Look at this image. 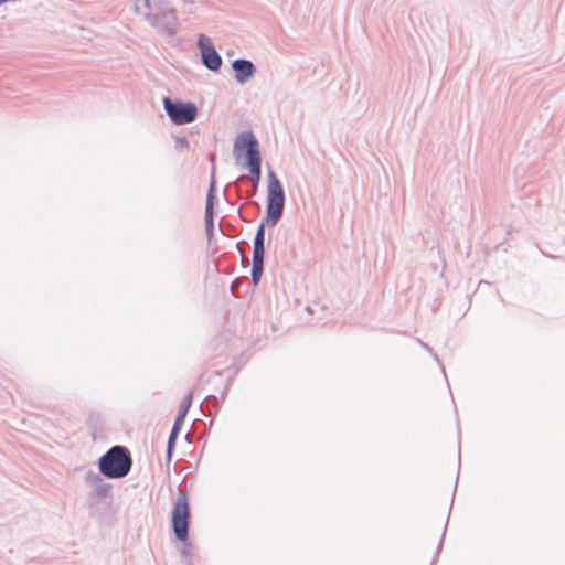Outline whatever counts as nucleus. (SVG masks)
<instances>
[{
    "label": "nucleus",
    "mask_w": 565,
    "mask_h": 565,
    "mask_svg": "<svg viewBox=\"0 0 565 565\" xmlns=\"http://www.w3.org/2000/svg\"><path fill=\"white\" fill-rule=\"evenodd\" d=\"M215 192H216V182L214 179V169H213L212 178H211V182H210V186H209V191H207V195H206L205 215H204L205 231L209 236L212 235L213 231H214V202L216 200Z\"/></svg>",
    "instance_id": "1a4fd4ad"
},
{
    "label": "nucleus",
    "mask_w": 565,
    "mask_h": 565,
    "mask_svg": "<svg viewBox=\"0 0 565 565\" xmlns=\"http://www.w3.org/2000/svg\"><path fill=\"white\" fill-rule=\"evenodd\" d=\"M135 11L163 36L172 38L178 32L179 19L167 0H137Z\"/></svg>",
    "instance_id": "f257e3e1"
},
{
    "label": "nucleus",
    "mask_w": 565,
    "mask_h": 565,
    "mask_svg": "<svg viewBox=\"0 0 565 565\" xmlns=\"http://www.w3.org/2000/svg\"><path fill=\"white\" fill-rule=\"evenodd\" d=\"M205 402L206 404L209 405L210 403H213V405H216L217 404V398L213 395H210L205 398Z\"/></svg>",
    "instance_id": "2eb2a0df"
},
{
    "label": "nucleus",
    "mask_w": 565,
    "mask_h": 565,
    "mask_svg": "<svg viewBox=\"0 0 565 565\" xmlns=\"http://www.w3.org/2000/svg\"><path fill=\"white\" fill-rule=\"evenodd\" d=\"M232 70L235 73V79L239 84L248 82L256 73L254 63L246 58H236L232 62Z\"/></svg>",
    "instance_id": "9d476101"
},
{
    "label": "nucleus",
    "mask_w": 565,
    "mask_h": 565,
    "mask_svg": "<svg viewBox=\"0 0 565 565\" xmlns=\"http://www.w3.org/2000/svg\"><path fill=\"white\" fill-rule=\"evenodd\" d=\"M285 209V191L276 173L268 172V189L265 222L275 226L282 217Z\"/></svg>",
    "instance_id": "39448f33"
},
{
    "label": "nucleus",
    "mask_w": 565,
    "mask_h": 565,
    "mask_svg": "<svg viewBox=\"0 0 565 565\" xmlns=\"http://www.w3.org/2000/svg\"><path fill=\"white\" fill-rule=\"evenodd\" d=\"M190 142L185 137H177L175 138V149L177 150H184L189 148Z\"/></svg>",
    "instance_id": "4468645a"
},
{
    "label": "nucleus",
    "mask_w": 565,
    "mask_h": 565,
    "mask_svg": "<svg viewBox=\"0 0 565 565\" xmlns=\"http://www.w3.org/2000/svg\"><path fill=\"white\" fill-rule=\"evenodd\" d=\"M198 47L201 52V61L202 64L212 72L220 71L222 66V57L215 50L211 40L204 35L200 34L198 39Z\"/></svg>",
    "instance_id": "0eeeda50"
},
{
    "label": "nucleus",
    "mask_w": 565,
    "mask_h": 565,
    "mask_svg": "<svg viewBox=\"0 0 565 565\" xmlns=\"http://www.w3.org/2000/svg\"><path fill=\"white\" fill-rule=\"evenodd\" d=\"M233 154L237 163L243 156L245 157L244 166L248 169L252 183L257 189L262 177V156L258 140L252 131H243L236 136Z\"/></svg>",
    "instance_id": "7ed1b4c3"
},
{
    "label": "nucleus",
    "mask_w": 565,
    "mask_h": 565,
    "mask_svg": "<svg viewBox=\"0 0 565 565\" xmlns=\"http://www.w3.org/2000/svg\"><path fill=\"white\" fill-rule=\"evenodd\" d=\"M163 108L170 120L175 125L190 124L198 116V107L192 102L172 100L169 97H164Z\"/></svg>",
    "instance_id": "423d86ee"
},
{
    "label": "nucleus",
    "mask_w": 565,
    "mask_h": 565,
    "mask_svg": "<svg viewBox=\"0 0 565 565\" xmlns=\"http://www.w3.org/2000/svg\"><path fill=\"white\" fill-rule=\"evenodd\" d=\"M191 404H192V393H189L185 396V398L183 399V402L179 408L178 415L174 419L172 429H171L169 438H168V443H167V461L168 462L171 461L179 433L182 428L183 422H184L186 414L191 407Z\"/></svg>",
    "instance_id": "6e6552de"
},
{
    "label": "nucleus",
    "mask_w": 565,
    "mask_h": 565,
    "mask_svg": "<svg viewBox=\"0 0 565 565\" xmlns=\"http://www.w3.org/2000/svg\"><path fill=\"white\" fill-rule=\"evenodd\" d=\"M85 482L90 484L94 489V493L96 497L102 499L111 497V484L106 482L98 473L95 471H88L85 475Z\"/></svg>",
    "instance_id": "9b49d317"
},
{
    "label": "nucleus",
    "mask_w": 565,
    "mask_h": 565,
    "mask_svg": "<svg viewBox=\"0 0 565 565\" xmlns=\"http://www.w3.org/2000/svg\"><path fill=\"white\" fill-rule=\"evenodd\" d=\"M98 467L100 473L107 478H124L132 467L130 451L125 446H113L99 458Z\"/></svg>",
    "instance_id": "20e7f679"
},
{
    "label": "nucleus",
    "mask_w": 565,
    "mask_h": 565,
    "mask_svg": "<svg viewBox=\"0 0 565 565\" xmlns=\"http://www.w3.org/2000/svg\"><path fill=\"white\" fill-rule=\"evenodd\" d=\"M264 259H265V256L253 255V266H252L250 276H252V281H253L254 286L258 285L259 280L262 278V275L264 271Z\"/></svg>",
    "instance_id": "ddd939ff"
},
{
    "label": "nucleus",
    "mask_w": 565,
    "mask_h": 565,
    "mask_svg": "<svg viewBox=\"0 0 565 565\" xmlns=\"http://www.w3.org/2000/svg\"><path fill=\"white\" fill-rule=\"evenodd\" d=\"M245 262L248 263L247 258L245 256H243V258H242L243 266H245Z\"/></svg>",
    "instance_id": "a211bd4d"
},
{
    "label": "nucleus",
    "mask_w": 565,
    "mask_h": 565,
    "mask_svg": "<svg viewBox=\"0 0 565 565\" xmlns=\"http://www.w3.org/2000/svg\"><path fill=\"white\" fill-rule=\"evenodd\" d=\"M257 192V189H255V186L253 185V188L250 189V191L248 192V198H252L256 194Z\"/></svg>",
    "instance_id": "dca6fc26"
},
{
    "label": "nucleus",
    "mask_w": 565,
    "mask_h": 565,
    "mask_svg": "<svg viewBox=\"0 0 565 565\" xmlns=\"http://www.w3.org/2000/svg\"><path fill=\"white\" fill-rule=\"evenodd\" d=\"M268 225L265 222V218L260 222L257 227L255 237H254V248L253 255L265 256V227Z\"/></svg>",
    "instance_id": "f8f14e48"
},
{
    "label": "nucleus",
    "mask_w": 565,
    "mask_h": 565,
    "mask_svg": "<svg viewBox=\"0 0 565 565\" xmlns=\"http://www.w3.org/2000/svg\"><path fill=\"white\" fill-rule=\"evenodd\" d=\"M190 505L188 495L183 491L179 494L173 503L171 523L172 531L178 541L182 542L181 557L186 565L192 564V550L193 545L189 541V526H190Z\"/></svg>",
    "instance_id": "f03ea898"
},
{
    "label": "nucleus",
    "mask_w": 565,
    "mask_h": 565,
    "mask_svg": "<svg viewBox=\"0 0 565 565\" xmlns=\"http://www.w3.org/2000/svg\"><path fill=\"white\" fill-rule=\"evenodd\" d=\"M238 180H239V181H245V180H247V175H241V177L238 178Z\"/></svg>",
    "instance_id": "f3484780"
}]
</instances>
